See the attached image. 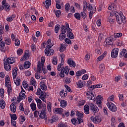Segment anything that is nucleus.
I'll return each instance as SVG.
<instances>
[{
	"label": "nucleus",
	"instance_id": "obj_38",
	"mask_svg": "<svg viewBox=\"0 0 127 127\" xmlns=\"http://www.w3.org/2000/svg\"><path fill=\"white\" fill-rule=\"evenodd\" d=\"M66 35L70 39H74L75 38V36L72 32H67Z\"/></svg>",
	"mask_w": 127,
	"mask_h": 127
},
{
	"label": "nucleus",
	"instance_id": "obj_45",
	"mask_svg": "<svg viewBox=\"0 0 127 127\" xmlns=\"http://www.w3.org/2000/svg\"><path fill=\"white\" fill-rule=\"evenodd\" d=\"M40 87L41 89H42V90L43 91H46V90H47V86L45 84V82H43V84L40 85Z\"/></svg>",
	"mask_w": 127,
	"mask_h": 127
},
{
	"label": "nucleus",
	"instance_id": "obj_21",
	"mask_svg": "<svg viewBox=\"0 0 127 127\" xmlns=\"http://www.w3.org/2000/svg\"><path fill=\"white\" fill-rule=\"evenodd\" d=\"M54 112L55 114L62 115V113H63V109L59 108H55L54 109Z\"/></svg>",
	"mask_w": 127,
	"mask_h": 127
},
{
	"label": "nucleus",
	"instance_id": "obj_2",
	"mask_svg": "<svg viewBox=\"0 0 127 127\" xmlns=\"http://www.w3.org/2000/svg\"><path fill=\"white\" fill-rule=\"evenodd\" d=\"M122 36H123V33H115L113 35L106 39V43L107 45H113L114 42L116 41L117 38H120Z\"/></svg>",
	"mask_w": 127,
	"mask_h": 127
},
{
	"label": "nucleus",
	"instance_id": "obj_10",
	"mask_svg": "<svg viewBox=\"0 0 127 127\" xmlns=\"http://www.w3.org/2000/svg\"><path fill=\"white\" fill-rule=\"evenodd\" d=\"M89 107H90V110L93 113H98L99 112V108L94 103H89Z\"/></svg>",
	"mask_w": 127,
	"mask_h": 127
},
{
	"label": "nucleus",
	"instance_id": "obj_49",
	"mask_svg": "<svg viewBox=\"0 0 127 127\" xmlns=\"http://www.w3.org/2000/svg\"><path fill=\"white\" fill-rule=\"evenodd\" d=\"M64 6L65 11L68 13V12H69V10H70V4H69V3H67L65 4Z\"/></svg>",
	"mask_w": 127,
	"mask_h": 127
},
{
	"label": "nucleus",
	"instance_id": "obj_36",
	"mask_svg": "<svg viewBox=\"0 0 127 127\" xmlns=\"http://www.w3.org/2000/svg\"><path fill=\"white\" fill-rule=\"evenodd\" d=\"M63 71H64L65 75H69V71H70V69H69V66H63Z\"/></svg>",
	"mask_w": 127,
	"mask_h": 127
},
{
	"label": "nucleus",
	"instance_id": "obj_40",
	"mask_svg": "<svg viewBox=\"0 0 127 127\" xmlns=\"http://www.w3.org/2000/svg\"><path fill=\"white\" fill-rule=\"evenodd\" d=\"M47 109L48 112H49V113H51L52 111L51 109L52 108V103L50 102H49L47 103Z\"/></svg>",
	"mask_w": 127,
	"mask_h": 127
},
{
	"label": "nucleus",
	"instance_id": "obj_57",
	"mask_svg": "<svg viewBox=\"0 0 127 127\" xmlns=\"http://www.w3.org/2000/svg\"><path fill=\"white\" fill-rule=\"evenodd\" d=\"M76 116L78 117V118H83L84 114H83L82 112H80L79 111H76Z\"/></svg>",
	"mask_w": 127,
	"mask_h": 127
},
{
	"label": "nucleus",
	"instance_id": "obj_50",
	"mask_svg": "<svg viewBox=\"0 0 127 127\" xmlns=\"http://www.w3.org/2000/svg\"><path fill=\"white\" fill-rule=\"evenodd\" d=\"M74 16L75 18H76V19H77V20H80L81 19V14H80V13H75L74 14Z\"/></svg>",
	"mask_w": 127,
	"mask_h": 127
},
{
	"label": "nucleus",
	"instance_id": "obj_30",
	"mask_svg": "<svg viewBox=\"0 0 127 127\" xmlns=\"http://www.w3.org/2000/svg\"><path fill=\"white\" fill-rule=\"evenodd\" d=\"M84 3L85 4L86 7L87 9V10H93V9H94V8H93V6H92V5H91V4L90 3H88L87 2L85 1Z\"/></svg>",
	"mask_w": 127,
	"mask_h": 127
},
{
	"label": "nucleus",
	"instance_id": "obj_33",
	"mask_svg": "<svg viewBox=\"0 0 127 127\" xmlns=\"http://www.w3.org/2000/svg\"><path fill=\"white\" fill-rule=\"evenodd\" d=\"M0 107L2 110L5 108V102L2 99H0Z\"/></svg>",
	"mask_w": 127,
	"mask_h": 127
},
{
	"label": "nucleus",
	"instance_id": "obj_12",
	"mask_svg": "<svg viewBox=\"0 0 127 127\" xmlns=\"http://www.w3.org/2000/svg\"><path fill=\"white\" fill-rule=\"evenodd\" d=\"M91 121H92V122H93L94 124H99V123H101L102 121V120H101V118H100V117L99 116H96L95 117H94V116H91Z\"/></svg>",
	"mask_w": 127,
	"mask_h": 127
},
{
	"label": "nucleus",
	"instance_id": "obj_60",
	"mask_svg": "<svg viewBox=\"0 0 127 127\" xmlns=\"http://www.w3.org/2000/svg\"><path fill=\"white\" fill-rule=\"evenodd\" d=\"M80 15L81 16L83 19H85L86 17H87V14H86V12H85V11L81 12Z\"/></svg>",
	"mask_w": 127,
	"mask_h": 127
},
{
	"label": "nucleus",
	"instance_id": "obj_15",
	"mask_svg": "<svg viewBox=\"0 0 127 127\" xmlns=\"http://www.w3.org/2000/svg\"><path fill=\"white\" fill-rule=\"evenodd\" d=\"M67 64L69 65V67H71V68H75V67H76V63H75V61H73L71 58L67 60Z\"/></svg>",
	"mask_w": 127,
	"mask_h": 127
},
{
	"label": "nucleus",
	"instance_id": "obj_54",
	"mask_svg": "<svg viewBox=\"0 0 127 127\" xmlns=\"http://www.w3.org/2000/svg\"><path fill=\"white\" fill-rule=\"evenodd\" d=\"M59 29H60V25L59 24H57L55 26V32L56 33H58L59 32Z\"/></svg>",
	"mask_w": 127,
	"mask_h": 127
},
{
	"label": "nucleus",
	"instance_id": "obj_29",
	"mask_svg": "<svg viewBox=\"0 0 127 127\" xmlns=\"http://www.w3.org/2000/svg\"><path fill=\"white\" fill-rule=\"evenodd\" d=\"M60 95L61 96L62 99H64L67 96V91L64 89L62 90L60 92Z\"/></svg>",
	"mask_w": 127,
	"mask_h": 127
},
{
	"label": "nucleus",
	"instance_id": "obj_24",
	"mask_svg": "<svg viewBox=\"0 0 127 127\" xmlns=\"http://www.w3.org/2000/svg\"><path fill=\"white\" fill-rule=\"evenodd\" d=\"M48 121L50 124H53L58 121V118L56 116H53L52 119H49Z\"/></svg>",
	"mask_w": 127,
	"mask_h": 127
},
{
	"label": "nucleus",
	"instance_id": "obj_53",
	"mask_svg": "<svg viewBox=\"0 0 127 127\" xmlns=\"http://www.w3.org/2000/svg\"><path fill=\"white\" fill-rule=\"evenodd\" d=\"M21 80L19 78H17L16 80H14V83L15 84L16 86L19 87L20 86Z\"/></svg>",
	"mask_w": 127,
	"mask_h": 127
},
{
	"label": "nucleus",
	"instance_id": "obj_19",
	"mask_svg": "<svg viewBox=\"0 0 127 127\" xmlns=\"http://www.w3.org/2000/svg\"><path fill=\"white\" fill-rule=\"evenodd\" d=\"M40 95V99H41L43 102L46 103V97L48 96L46 94V93H45V91H43Z\"/></svg>",
	"mask_w": 127,
	"mask_h": 127
},
{
	"label": "nucleus",
	"instance_id": "obj_23",
	"mask_svg": "<svg viewBox=\"0 0 127 127\" xmlns=\"http://www.w3.org/2000/svg\"><path fill=\"white\" fill-rule=\"evenodd\" d=\"M64 65V59H61V63L58 65L57 70L59 71H61V68H63Z\"/></svg>",
	"mask_w": 127,
	"mask_h": 127
},
{
	"label": "nucleus",
	"instance_id": "obj_35",
	"mask_svg": "<svg viewBox=\"0 0 127 127\" xmlns=\"http://www.w3.org/2000/svg\"><path fill=\"white\" fill-rule=\"evenodd\" d=\"M30 65L31 64L30 62L27 61L24 63V67L25 69H28V68H30Z\"/></svg>",
	"mask_w": 127,
	"mask_h": 127
},
{
	"label": "nucleus",
	"instance_id": "obj_41",
	"mask_svg": "<svg viewBox=\"0 0 127 127\" xmlns=\"http://www.w3.org/2000/svg\"><path fill=\"white\" fill-rule=\"evenodd\" d=\"M54 12L55 13V14H56V16L58 18L60 17L61 16V10H54Z\"/></svg>",
	"mask_w": 127,
	"mask_h": 127
},
{
	"label": "nucleus",
	"instance_id": "obj_17",
	"mask_svg": "<svg viewBox=\"0 0 127 127\" xmlns=\"http://www.w3.org/2000/svg\"><path fill=\"white\" fill-rule=\"evenodd\" d=\"M96 104L97 105H98V107L100 109H102V96L101 95H98V96H97L96 97Z\"/></svg>",
	"mask_w": 127,
	"mask_h": 127
},
{
	"label": "nucleus",
	"instance_id": "obj_25",
	"mask_svg": "<svg viewBox=\"0 0 127 127\" xmlns=\"http://www.w3.org/2000/svg\"><path fill=\"white\" fill-rule=\"evenodd\" d=\"M76 84L78 88L81 89L85 86V81L83 82L82 80H79L78 82H76Z\"/></svg>",
	"mask_w": 127,
	"mask_h": 127
},
{
	"label": "nucleus",
	"instance_id": "obj_31",
	"mask_svg": "<svg viewBox=\"0 0 127 127\" xmlns=\"http://www.w3.org/2000/svg\"><path fill=\"white\" fill-rule=\"evenodd\" d=\"M84 111L86 115H89V112H90V106H89L88 105H85L84 106Z\"/></svg>",
	"mask_w": 127,
	"mask_h": 127
},
{
	"label": "nucleus",
	"instance_id": "obj_59",
	"mask_svg": "<svg viewBox=\"0 0 127 127\" xmlns=\"http://www.w3.org/2000/svg\"><path fill=\"white\" fill-rule=\"evenodd\" d=\"M57 57H53V60H52V63L54 65H57Z\"/></svg>",
	"mask_w": 127,
	"mask_h": 127
},
{
	"label": "nucleus",
	"instance_id": "obj_22",
	"mask_svg": "<svg viewBox=\"0 0 127 127\" xmlns=\"http://www.w3.org/2000/svg\"><path fill=\"white\" fill-rule=\"evenodd\" d=\"M5 43L2 41L0 43V50L1 52H5Z\"/></svg>",
	"mask_w": 127,
	"mask_h": 127
},
{
	"label": "nucleus",
	"instance_id": "obj_39",
	"mask_svg": "<svg viewBox=\"0 0 127 127\" xmlns=\"http://www.w3.org/2000/svg\"><path fill=\"white\" fill-rule=\"evenodd\" d=\"M126 53H127V49H123L120 53L119 57H120V58H123V57L125 56V54H126Z\"/></svg>",
	"mask_w": 127,
	"mask_h": 127
},
{
	"label": "nucleus",
	"instance_id": "obj_44",
	"mask_svg": "<svg viewBox=\"0 0 127 127\" xmlns=\"http://www.w3.org/2000/svg\"><path fill=\"white\" fill-rule=\"evenodd\" d=\"M59 76L61 78H64L65 77V72L63 70V67H61V70L60 71Z\"/></svg>",
	"mask_w": 127,
	"mask_h": 127
},
{
	"label": "nucleus",
	"instance_id": "obj_6",
	"mask_svg": "<svg viewBox=\"0 0 127 127\" xmlns=\"http://www.w3.org/2000/svg\"><path fill=\"white\" fill-rule=\"evenodd\" d=\"M107 106L108 109L110 110V111H111V112H115L118 111V108H117L116 105L111 102L109 101L107 104Z\"/></svg>",
	"mask_w": 127,
	"mask_h": 127
},
{
	"label": "nucleus",
	"instance_id": "obj_64",
	"mask_svg": "<svg viewBox=\"0 0 127 127\" xmlns=\"http://www.w3.org/2000/svg\"><path fill=\"white\" fill-rule=\"evenodd\" d=\"M71 122L72 124V125H76V124H78V120H77V119H76V118H72L71 120Z\"/></svg>",
	"mask_w": 127,
	"mask_h": 127
},
{
	"label": "nucleus",
	"instance_id": "obj_46",
	"mask_svg": "<svg viewBox=\"0 0 127 127\" xmlns=\"http://www.w3.org/2000/svg\"><path fill=\"white\" fill-rule=\"evenodd\" d=\"M45 2L46 4V7L47 9H48L50 5H51V0H46Z\"/></svg>",
	"mask_w": 127,
	"mask_h": 127
},
{
	"label": "nucleus",
	"instance_id": "obj_52",
	"mask_svg": "<svg viewBox=\"0 0 127 127\" xmlns=\"http://www.w3.org/2000/svg\"><path fill=\"white\" fill-rule=\"evenodd\" d=\"M10 116L11 121H16V120H17V116H16V114H10Z\"/></svg>",
	"mask_w": 127,
	"mask_h": 127
},
{
	"label": "nucleus",
	"instance_id": "obj_43",
	"mask_svg": "<svg viewBox=\"0 0 127 127\" xmlns=\"http://www.w3.org/2000/svg\"><path fill=\"white\" fill-rule=\"evenodd\" d=\"M61 33L63 34H66V26H64V25L62 26L61 28Z\"/></svg>",
	"mask_w": 127,
	"mask_h": 127
},
{
	"label": "nucleus",
	"instance_id": "obj_61",
	"mask_svg": "<svg viewBox=\"0 0 127 127\" xmlns=\"http://www.w3.org/2000/svg\"><path fill=\"white\" fill-rule=\"evenodd\" d=\"M114 100H115V96L114 95H111L108 98L107 101L108 102H114Z\"/></svg>",
	"mask_w": 127,
	"mask_h": 127
},
{
	"label": "nucleus",
	"instance_id": "obj_37",
	"mask_svg": "<svg viewBox=\"0 0 127 127\" xmlns=\"http://www.w3.org/2000/svg\"><path fill=\"white\" fill-rule=\"evenodd\" d=\"M67 37V36L66 35V34H62L60 33V35L59 36V38L61 41H63V40H64L65 38Z\"/></svg>",
	"mask_w": 127,
	"mask_h": 127
},
{
	"label": "nucleus",
	"instance_id": "obj_18",
	"mask_svg": "<svg viewBox=\"0 0 127 127\" xmlns=\"http://www.w3.org/2000/svg\"><path fill=\"white\" fill-rule=\"evenodd\" d=\"M26 97V96L25 95V93H24L23 92H20L19 94L18 97L17 98V101L20 102V101L24 100V99H25Z\"/></svg>",
	"mask_w": 127,
	"mask_h": 127
},
{
	"label": "nucleus",
	"instance_id": "obj_26",
	"mask_svg": "<svg viewBox=\"0 0 127 127\" xmlns=\"http://www.w3.org/2000/svg\"><path fill=\"white\" fill-rule=\"evenodd\" d=\"M42 67L43 68V66L41 64V62H38L37 64V72L38 73L42 72Z\"/></svg>",
	"mask_w": 127,
	"mask_h": 127
},
{
	"label": "nucleus",
	"instance_id": "obj_9",
	"mask_svg": "<svg viewBox=\"0 0 127 127\" xmlns=\"http://www.w3.org/2000/svg\"><path fill=\"white\" fill-rule=\"evenodd\" d=\"M119 48H115L112 50L111 52V57L112 58H117L118 55H119Z\"/></svg>",
	"mask_w": 127,
	"mask_h": 127
},
{
	"label": "nucleus",
	"instance_id": "obj_56",
	"mask_svg": "<svg viewBox=\"0 0 127 127\" xmlns=\"http://www.w3.org/2000/svg\"><path fill=\"white\" fill-rule=\"evenodd\" d=\"M15 43V46H19V45H20V40H19V39H15L14 40Z\"/></svg>",
	"mask_w": 127,
	"mask_h": 127
},
{
	"label": "nucleus",
	"instance_id": "obj_28",
	"mask_svg": "<svg viewBox=\"0 0 127 127\" xmlns=\"http://www.w3.org/2000/svg\"><path fill=\"white\" fill-rule=\"evenodd\" d=\"M51 39H49L47 42V46L46 48H48L49 49H51V48L53 46L52 43L51 42Z\"/></svg>",
	"mask_w": 127,
	"mask_h": 127
},
{
	"label": "nucleus",
	"instance_id": "obj_34",
	"mask_svg": "<svg viewBox=\"0 0 127 127\" xmlns=\"http://www.w3.org/2000/svg\"><path fill=\"white\" fill-rule=\"evenodd\" d=\"M60 104V106L62 108H66V107H67V101L66 100H62Z\"/></svg>",
	"mask_w": 127,
	"mask_h": 127
},
{
	"label": "nucleus",
	"instance_id": "obj_16",
	"mask_svg": "<svg viewBox=\"0 0 127 127\" xmlns=\"http://www.w3.org/2000/svg\"><path fill=\"white\" fill-rule=\"evenodd\" d=\"M30 55H29V53L28 51H26L25 52V54L24 56L21 58L20 61H24L25 60H28L29 59V57Z\"/></svg>",
	"mask_w": 127,
	"mask_h": 127
},
{
	"label": "nucleus",
	"instance_id": "obj_20",
	"mask_svg": "<svg viewBox=\"0 0 127 127\" xmlns=\"http://www.w3.org/2000/svg\"><path fill=\"white\" fill-rule=\"evenodd\" d=\"M12 70L13 79L14 80V79H16V76H17V71H18V69H17V67H14L13 68H12Z\"/></svg>",
	"mask_w": 127,
	"mask_h": 127
},
{
	"label": "nucleus",
	"instance_id": "obj_58",
	"mask_svg": "<svg viewBox=\"0 0 127 127\" xmlns=\"http://www.w3.org/2000/svg\"><path fill=\"white\" fill-rule=\"evenodd\" d=\"M4 43L5 44H6V45H10L11 41L10 39L9 38H7L4 40Z\"/></svg>",
	"mask_w": 127,
	"mask_h": 127
},
{
	"label": "nucleus",
	"instance_id": "obj_4",
	"mask_svg": "<svg viewBox=\"0 0 127 127\" xmlns=\"http://www.w3.org/2000/svg\"><path fill=\"white\" fill-rule=\"evenodd\" d=\"M5 77V86L7 88V93L8 97H9L10 94H11V92H12V88L11 87V84H9V82L10 81L9 75H6Z\"/></svg>",
	"mask_w": 127,
	"mask_h": 127
},
{
	"label": "nucleus",
	"instance_id": "obj_7",
	"mask_svg": "<svg viewBox=\"0 0 127 127\" xmlns=\"http://www.w3.org/2000/svg\"><path fill=\"white\" fill-rule=\"evenodd\" d=\"M2 5L3 7V9L7 12H8L10 10V5L8 3L6 2V0H3L1 2Z\"/></svg>",
	"mask_w": 127,
	"mask_h": 127
},
{
	"label": "nucleus",
	"instance_id": "obj_3",
	"mask_svg": "<svg viewBox=\"0 0 127 127\" xmlns=\"http://www.w3.org/2000/svg\"><path fill=\"white\" fill-rule=\"evenodd\" d=\"M115 17L118 24H122V23L125 24L127 23V18L122 12H120V13H119L118 12L115 11Z\"/></svg>",
	"mask_w": 127,
	"mask_h": 127
},
{
	"label": "nucleus",
	"instance_id": "obj_51",
	"mask_svg": "<svg viewBox=\"0 0 127 127\" xmlns=\"http://www.w3.org/2000/svg\"><path fill=\"white\" fill-rule=\"evenodd\" d=\"M65 24L67 32H72V29L70 28L69 24L68 23H66Z\"/></svg>",
	"mask_w": 127,
	"mask_h": 127
},
{
	"label": "nucleus",
	"instance_id": "obj_47",
	"mask_svg": "<svg viewBox=\"0 0 127 127\" xmlns=\"http://www.w3.org/2000/svg\"><path fill=\"white\" fill-rule=\"evenodd\" d=\"M111 127H115V124H116V118L113 117L111 118Z\"/></svg>",
	"mask_w": 127,
	"mask_h": 127
},
{
	"label": "nucleus",
	"instance_id": "obj_1",
	"mask_svg": "<svg viewBox=\"0 0 127 127\" xmlns=\"http://www.w3.org/2000/svg\"><path fill=\"white\" fill-rule=\"evenodd\" d=\"M15 63V59L13 57H9L3 59L4 68L5 71H10L11 70V65L10 64Z\"/></svg>",
	"mask_w": 127,
	"mask_h": 127
},
{
	"label": "nucleus",
	"instance_id": "obj_42",
	"mask_svg": "<svg viewBox=\"0 0 127 127\" xmlns=\"http://www.w3.org/2000/svg\"><path fill=\"white\" fill-rule=\"evenodd\" d=\"M117 8V5L115 3L112 4L108 7L109 10H115Z\"/></svg>",
	"mask_w": 127,
	"mask_h": 127
},
{
	"label": "nucleus",
	"instance_id": "obj_14",
	"mask_svg": "<svg viewBox=\"0 0 127 127\" xmlns=\"http://www.w3.org/2000/svg\"><path fill=\"white\" fill-rule=\"evenodd\" d=\"M45 54L48 56H51V55H53V54H54V50L46 48L45 49Z\"/></svg>",
	"mask_w": 127,
	"mask_h": 127
},
{
	"label": "nucleus",
	"instance_id": "obj_27",
	"mask_svg": "<svg viewBox=\"0 0 127 127\" xmlns=\"http://www.w3.org/2000/svg\"><path fill=\"white\" fill-rule=\"evenodd\" d=\"M10 111L12 113H15L16 112V106L13 103H11L10 105Z\"/></svg>",
	"mask_w": 127,
	"mask_h": 127
},
{
	"label": "nucleus",
	"instance_id": "obj_48",
	"mask_svg": "<svg viewBox=\"0 0 127 127\" xmlns=\"http://www.w3.org/2000/svg\"><path fill=\"white\" fill-rule=\"evenodd\" d=\"M30 107L32 111H36V104L34 103H32L30 104Z\"/></svg>",
	"mask_w": 127,
	"mask_h": 127
},
{
	"label": "nucleus",
	"instance_id": "obj_8",
	"mask_svg": "<svg viewBox=\"0 0 127 127\" xmlns=\"http://www.w3.org/2000/svg\"><path fill=\"white\" fill-rule=\"evenodd\" d=\"M44 108H42V111L39 115L41 119H45V117H47L46 113V104H43Z\"/></svg>",
	"mask_w": 127,
	"mask_h": 127
},
{
	"label": "nucleus",
	"instance_id": "obj_13",
	"mask_svg": "<svg viewBox=\"0 0 127 127\" xmlns=\"http://www.w3.org/2000/svg\"><path fill=\"white\" fill-rule=\"evenodd\" d=\"M86 96L88 100H91L92 101H94V100H95V96L93 94V91H87L86 93Z\"/></svg>",
	"mask_w": 127,
	"mask_h": 127
},
{
	"label": "nucleus",
	"instance_id": "obj_5",
	"mask_svg": "<svg viewBox=\"0 0 127 127\" xmlns=\"http://www.w3.org/2000/svg\"><path fill=\"white\" fill-rule=\"evenodd\" d=\"M108 22H109L110 24H114L115 21H116V11H112L110 13V15L107 18Z\"/></svg>",
	"mask_w": 127,
	"mask_h": 127
},
{
	"label": "nucleus",
	"instance_id": "obj_11",
	"mask_svg": "<svg viewBox=\"0 0 127 127\" xmlns=\"http://www.w3.org/2000/svg\"><path fill=\"white\" fill-rule=\"evenodd\" d=\"M36 101L37 103V106L38 109H39V110L42 109L43 108H44V106L43 105H45V103H42V101L41 100L39 99L38 98H36Z\"/></svg>",
	"mask_w": 127,
	"mask_h": 127
},
{
	"label": "nucleus",
	"instance_id": "obj_62",
	"mask_svg": "<svg viewBox=\"0 0 127 127\" xmlns=\"http://www.w3.org/2000/svg\"><path fill=\"white\" fill-rule=\"evenodd\" d=\"M0 94L1 98H3L4 97L3 95H4V89H3V88L0 89Z\"/></svg>",
	"mask_w": 127,
	"mask_h": 127
},
{
	"label": "nucleus",
	"instance_id": "obj_32",
	"mask_svg": "<svg viewBox=\"0 0 127 127\" xmlns=\"http://www.w3.org/2000/svg\"><path fill=\"white\" fill-rule=\"evenodd\" d=\"M96 6H94L93 7V10H91L89 12V17L90 19H92V17H93V14H94V13L96 12Z\"/></svg>",
	"mask_w": 127,
	"mask_h": 127
},
{
	"label": "nucleus",
	"instance_id": "obj_63",
	"mask_svg": "<svg viewBox=\"0 0 127 127\" xmlns=\"http://www.w3.org/2000/svg\"><path fill=\"white\" fill-rule=\"evenodd\" d=\"M23 53V51L21 49H19L17 50V54L19 56H20Z\"/></svg>",
	"mask_w": 127,
	"mask_h": 127
},
{
	"label": "nucleus",
	"instance_id": "obj_55",
	"mask_svg": "<svg viewBox=\"0 0 127 127\" xmlns=\"http://www.w3.org/2000/svg\"><path fill=\"white\" fill-rule=\"evenodd\" d=\"M66 49V47H65V44H62L60 47V52H63L64 50Z\"/></svg>",
	"mask_w": 127,
	"mask_h": 127
}]
</instances>
